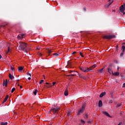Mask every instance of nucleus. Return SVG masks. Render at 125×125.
Instances as JSON below:
<instances>
[{
  "label": "nucleus",
  "instance_id": "18",
  "mask_svg": "<svg viewBox=\"0 0 125 125\" xmlns=\"http://www.w3.org/2000/svg\"><path fill=\"white\" fill-rule=\"evenodd\" d=\"M22 70H23V67L20 66V67H18L19 72H20L21 71H22Z\"/></svg>",
  "mask_w": 125,
  "mask_h": 125
},
{
  "label": "nucleus",
  "instance_id": "10",
  "mask_svg": "<svg viewBox=\"0 0 125 125\" xmlns=\"http://www.w3.org/2000/svg\"><path fill=\"white\" fill-rule=\"evenodd\" d=\"M107 71H108V73H109V74H113V70H112V69L111 68H108V69H107Z\"/></svg>",
  "mask_w": 125,
  "mask_h": 125
},
{
  "label": "nucleus",
  "instance_id": "34",
  "mask_svg": "<svg viewBox=\"0 0 125 125\" xmlns=\"http://www.w3.org/2000/svg\"><path fill=\"white\" fill-rule=\"evenodd\" d=\"M53 85H52V86H53L55 84H56V82H54L52 83Z\"/></svg>",
  "mask_w": 125,
  "mask_h": 125
},
{
  "label": "nucleus",
  "instance_id": "48",
  "mask_svg": "<svg viewBox=\"0 0 125 125\" xmlns=\"http://www.w3.org/2000/svg\"><path fill=\"white\" fill-rule=\"evenodd\" d=\"M1 59V55L0 54V59Z\"/></svg>",
  "mask_w": 125,
  "mask_h": 125
},
{
  "label": "nucleus",
  "instance_id": "33",
  "mask_svg": "<svg viewBox=\"0 0 125 125\" xmlns=\"http://www.w3.org/2000/svg\"><path fill=\"white\" fill-rule=\"evenodd\" d=\"M26 74L27 76H30V77H32V74H31L30 73H29L28 72H27Z\"/></svg>",
  "mask_w": 125,
  "mask_h": 125
},
{
  "label": "nucleus",
  "instance_id": "51",
  "mask_svg": "<svg viewBox=\"0 0 125 125\" xmlns=\"http://www.w3.org/2000/svg\"><path fill=\"white\" fill-rule=\"evenodd\" d=\"M121 55H123V53H121Z\"/></svg>",
  "mask_w": 125,
  "mask_h": 125
},
{
  "label": "nucleus",
  "instance_id": "50",
  "mask_svg": "<svg viewBox=\"0 0 125 125\" xmlns=\"http://www.w3.org/2000/svg\"><path fill=\"white\" fill-rule=\"evenodd\" d=\"M118 125H121V124H120V123H119Z\"/></svg>",
  "mask_w": 125,
  "mask_h": 125
},
{
  "label": "nucleus",
  "instance_id": "23",
  "mask_svg": "<svg viewBox=\"0 0 125 125\" xmlns=\"http://www.w3.org/2000/svg\"><path fill=\"white\" fill-rule=\"evenodd\" d=\"M53 51V50L52 49L49 50L48 51V54L50 55L51 53H52Z\"/></svg>",
  "mask_w": 125,
  "mask_h": 125
},
{
  "label": "nucleus",
  "instance_id": "44",
  "mask_svg": "<svg viewBox=\"0 0 125 125\" xmlns=\"http://www.w3.org/2000/svg\"><path fill=\"white\" fill-rule=\"evenodd\" d=\"M37 49H38V50H40V49H41V48L39 47L37 48Z\"/></svg>",
  "mask_w": 125,
  "mask_h": 125
},
{
  "label": "nucleus",
  "instance_id": "13",
  "mask_svg": "<svg viewBox=\"0 0 125 125\" xmlns=\"http://www.w3.org/2000/svg\"><path fill=\"white\" fill-rule=\"evenodd\" d=\"M68 94H69V93L68 92V90L66 88V90L64 92V95H65V96H68Z\"/></svg>",
  "mask_w": 125,
  "mask_h": 125
},
{
  "label": "nucleus",
  "instance_id": "52",
  "mask_svg": "<svg viewBox=\"0 0 125 125\" xmlns=\"http://www.w3.org/2000/svg\"><path fill=\"white\" fill-rule=\"evenodd\" d=\"M118 70H119V68H118Z\"/></svg>",
  "mask_w": 125,
  "mask_h": 125
},
{
  "label": "nucleus",
  "instance_id": "37",
  "mask_svg": "<svg viewBox=\"0 0 125 125\" xmlns=\"http://www.w3.org/2000/svg\"><path fill=\"white\" fill-rule=\"evenodd\" d=\"M119 107H121V104H118L117 105V108H119Z\"/></svg>",
  "mask_w": 125,
  "mask_h": 125
},
{
  "label": "nucleus",
  "instance_id": "32",
  "mask_svg": "<svg viewBox=\"0 0 125 125\" xmlns=\"http://www.w3.org/2000/svg\"><path fill=\"white\" fill-rule=\"evenodd\" d=\"M76 74H71L68 75L69 77H74V76H76Z\"/></svg>",
  "mask_w": 125,
  "mask_h": 125
},
{
  "label": "nucleus",
  "instance_id": "5",
  "mask_svg": "<svg viewBox=\"0 0 125 125\" xmlns=\"http://www.w3.org/2000/svg\"><path fill=\"white\" fill-rule=\"evenodd\" d=\"M120 10L121 12L124 13L125 10V3L123 5H121L120 7Z\"/></svg>",
  "mask_w": 125,
  "mask_h": 125
},
{
  "label": "nucleus",
  "instance_id": "29",
  "mask_svg": "<svg viewBox=\"0 0 125 125\" xmlns=\"http://www.w3.org/2000/svg\"><path fill=\"white\" fill-rule=\"evenodd\" d=\"M111 4H110L109 2L107 4H106V7H109V6H110V5H111Z\"/></svg>",
  "mask_w": 125,
  "mask_h": 125
},
{
  "label": "nucleus",
  "instance_id": "39",
  "mask_svg": "<svg viewBox=\"0 0 125 125\" xmlns=\"http://www.w3.org/2000/svg\"><path fill=\"white\" fill-rule=\"evenodd\" d=\"M76 53H77V52L74 51V52H73L72 53V55H74V54H76Z\"/></svg>",
  "mask_w": 125,
  "mask_h": 125
},
{
  "label": "nucleus",
  "instance_id": "35",
  "mask_svg": "<svg viewBox=\"0 0 125 125\" xmlns=\"http://www.w3.org/2000/svg\"><path fill=\"white\" fill-rule=\"evenodd\" d=\"M104 68H102L101 69H100V72H101V73H102V72H103V71H104Z\"/></svg>",
  "mask_w": 125,
  "mask_h": 125
},
{
  "label": "nucleus",
  "instance_id": "28",
  "mask_svg": "<svg viewBox=\"0 0 125 125\" xmlns=\"http://www.w3.org/2000/svg\"><path fill=\"white\" fill-rule=\"evenodd\" d=\"M37 92H38V90L37 89L33 92L34 95H37Z\"/></svg>",
  "mask_w": 125,
  "mask_h": 125
},
{
  "label": "nucleus",
  "instance_id": "36",
  "mask_svg": "<svg viewBox=\"0 0 125 125\" xmlns=\"http://www.w3.org/2000/svg\"><path fill=\"white\" fill-rule=\"evenodd\" d=\"M42 83H43V80H41V81L40 82V84Z\"/></svg>",
  "mask_w": 125,
  "mask_h": 125
},
{
  "label": "nucleus",
  "instance_id": "3",
  "mask_svg": "<svg viewBox=\"0 0 125 125\" xmlns=\"http://www.w3.org/2000/svg\"><path fill=\"white\" fill-rule=\"evenodd\" d=\"M59 110H60L59 107H57L56 108H53L50 110L51 114H52L53 115H54L55 113L58 114V111H59Z\"/></svg>",
  "mask_w": 125,
  "mask_h": 125
},
{
  "label": "nucleus",
  "instance_id": "9",
  "mask_svg": "<svg viewBox=\"0 0 125 125\" xmlns=\"http://www.w3.org/2000/svg\"><path fill=\"white\" fill-rule=\"evenodd\" d=\"M96 67V64H94L93 66L89 67L90 72L91 71V70H93L94 68Z\"/></svg>",
  "mask_w": 125,
  "mask_h": 125
},
{
  "label": "nucleus",
  "instance_id": "31",
  "mask_svg": "<svg viewBox=\"0 0 125 125\" xmlns=\"http://www.w3.org/2000/svg\"><path fill=\"white\" fill-rule=\"evenodd\" d=\"M109 104H112V103H113V100H110L109 101Z\"/></svg>",
  "mask_w": 125,
  "mask_h": 125
},
{
  "label": "nucleus",
  "instance_id": "47",
  "mask_svg": "<svg viewBox=\"0 0 125 125\" xmlns=\"http://www.w3.org/2000/svg\"><path fill=\"white\" fill-rule=\"evenodd\" d=\"M46 84H50V83L47 82L46 83Z\"/></svg>",
  "mask_w": 125,
  "mask_h": 125
},
{
  "label": "nucleus",
  "instance_id": "1",
  "mask_svg": "<svg viewBox=\"0 0 125 125\" xmlns=\"http://www.w3.org/2000/svg\"><path fill=\"white\" fill-rule=\"evenodd\" d=\"M19 47L24 52H27V43L23 42H20Z\"/></svg>",
  "mask_w": 125,
  "mask_h": 125
},
{
  "label": "nucleus",
  "instance_id": "26",
  "mask_svg": "<svg viewBox=\"0 0 125 125\" xmlns=\"http://www.w3.org/2000/svg\"><path fill=\"white\" fill-rule=\"evenodd\" d=\"M15 91V88H13L11 90V93H13Z\"/></svg>",
  "mask_w": 125,
  "mask_h": 125
},
{
  "label": "nucleus",
  "instance_id": "22",
  "mask_svg": "<svg viewBox=\"0 0 125 125\" xmlns=\"http://www.w3.org/2000/svg\"><path fill=\"white\" fill-rule=\"evenodd\" d=\"M1 125H7V122H1L0 123Z\"/></svg>",
  "mask_w": 125,
  "mask_h": 125
},
{
  "label": "nucleus",
  "instance_id": "17",
  "mask_svg": "<svg viewBox=\"0 0 125 125\" xmlns=\"http://www.w3.org/2000/svg\"><path fill=\"white\" fill-rule=\"evenodd\" d=\"M119 75H120V73L118 72H115V73H113L112 74V75L113 76H119Z\"/></svg>",
  "mask_w": 125,
  "mask_h": 125
},
{
  "label": "nucleus",
  "instance_id": "25",
  "mask_svg": "<svg viewBox=\"0 0 125 125\" xmlns=\"http://www.w3.org/2000/svg\"><path fill=\"white\" fill-rule=\"evenodd\" d=\"M108 1L110 4H112V2H114V0H109Z\"/></svg>",
  "mask_w": 125,
  "mask_h": 125
},
{
  "label": "nucleus",
  "instance_id": "12",
  "mask_svg": "<svg viewBox=\"0 0 125 125\" xmlns=\"http://www.w3.org/2000/svg\"><path fill=\"white\" fill-rule=\"evenodd\" d=\"M104 95H106V92H105L102 93L100 95V97L101 98H102V97H103V96H104Z\"/></svg>",
  "mask_w": 125,
  "mask_h": 125
},
{
  "label": "nucleus",
  "instance_id": "2",
  "mask_svg": "<svg viewBox=\"0 0 125 125\" xmlns=\"http://www.w3.org/2000/svg\"><path fill=\"white\" fill-rule=\"evenodd\" d=\"M85 109V105L83 104L82 106L78 110L77 112V115L80 116L81 114H83Z\"/></svg>",
  "mask_w": 125,
  "mask_h": 125
},
{
  "label": "nucleus",
  "instance_id": "53",
  "mask_svg": "<svg viewBox=\"0 0 125 125\" xmlns=\"http://www.w3.org/2000/svg\"><path fill=\"white\" fill-rule=\"evenodd\" d=\"M79 125H81V124H80Z\"/></svg>",
  "mask_w": 125,
  "mask_h": 125
},
{
  "label": "nucleus",
  "instance_id": "4",
  "mask_svg": "<svg viewBox=\"0 0 125 125\" xmlns=\"http://www.w3.org/2000/svg\"><path fill=\"white\" fill-rule=\"evenodd\" d=\"M80 69L81 71H83V72H90V69H89V68L84 67V66H80Z\"/></svg>",
  "mask_w": 125,
  "mask_h": 125
},
{
  "label": "nucleus",
  "instance_id": "16",
  "mask_svg": "<svg viewBox=\"0 0 125 125\" xmlns=\"http://www.w3.org/2000/svg\"><path fill=\"white\" fill-rule=\"evenodd\" d=\"M7 99H8V95H7L6 96V97L5 98V99H4L3 102V103H4L6 102V101H7Z\"/></svg>",
  "mask_w": 125,
  "mask_h": 125
},
{
  "label": "nucleus",
  "instance_id": "46",
  "mask_svg": "<svg viewBox=\"0 0 125 125\" xmlns=\"http://www.w3.org/2000/svg\"><path fill=\"white\" fill-rule=\"evenodd\" d=\"M28 80H29V81H30V80H31V77H29V78H28Z\"/></svg>",
  "mask_w": 125,
  "mask_h": 125
},
{
  "label": "nucleus",
  "instance_id": "7",
  "mask_svg": "<svg viewBox=\"0 0 125 125\" xmlns=\"http://www.w3.org/2000/svg\"><path fill=\"white\" fill-rule=\"evenodd\" d=\"M24 36H25L24 34H19L17 38L18 40H22V39H24Z\"/></svg>",
  "mask_w": 125,
  "mask_h": 125
},
{
  "label": "nucleus",
  "instance_id": "42",
  "mask_svg": "<svg viewBox=\"0 0 125 125\" xmlns=\"http://www.w3.org/2000/svg\"><path fill=\"white\" fill-rule=\"evenodd\" d=\"M123 87H125V83H124L123 85Z\"/></svg>",
  "mask_w": 125,
  "mask_h": 125
},
{
  "label": "nucleus",
  "instance_id": "45",
  "mask_svg": "<svg viewBox=\"0 0 125 125\" xmlns=\"http://www.w3.org/2000/svg\"><path fill=\"white\" fill-rule=\"evenodd\" d=\"M39 55H40V56H42V53H40V54H39Z\"/></svg>",
  "mask_w": 125,
  "mask_h": 125
},
{
  "label": "nucleus",
  "instance_id": "8",
  "mask_svg": "<svg viewBox=\"0 0 125 125\" xmlns=\"http://www.w3.org/2000/svg\"><path fill=\"white\" fill-rule=\"evenodd\" d=\"M103 113L104 114V115H105V116H106V117H108L109 118H112V117L110 116V114H109V113H108V112L106 111H103Z\"/></svg>",
  "mask_w": 125,
  "mask_h": 125
},
{
  "label": "nucleus",
  "instance_id": "38",
  "mask_svg": "<svg viewBox=\"0 0 125 125\" xmlns=\"http://www.w3.org/2000/svg\"><path fill=\"white\" fill-rule=\"evenodd\" d=\"M47 87L48 88H49V87H52V85H48V86H47Z\"/></svg>",
  "mask_w": 125,
  "mask_h": 125
},
{
  "label": "nucleus",
  "instance_id": "20",
  "mask_svg": "<svg viewBox=\"0 0 125 125\" xmlns=\"http://www.w3.org/2000/svg\"><path fill=\"white\" fill-rule=\"evenodd\" d=\"M53 55H54V56H55V57H57V56H58L59 55V54L58 53H55L53 54Z\"/></svg>",
  "mask_w": 125,
  "mask_h": 125
},
{
  "label": "nucleus",
  "instance_id": "49",
  "mask_svg": "<svg viewBox=\"0 0 125 125\" xmlns=\"http://www.w3.org/2000/svg\"><path fill=\"white\" fill-rule=\"evenodd\" d=\"M20 88H22V86H20Z\"/></svg>",
  "mask_w": 125,
  "mask_h": 125
},
{
  "label": "nucleus",
  "instance_id": "21",
  "mask_svg": "<svg viewBox=\"0 0 125 125\" xmlns=\"http://www.w3.org/2000/svg\"><path fill=\"white\" fill-rule=\"evenodd\" d=\"M80 121H81V123H82V125H84V124H85V121H84L83 120L81 119Z\"/></svg>",
  "mask_w": 125,
  "mask_h": 125
},
{
  "label": "nucleus",
  "instance_id": "15",
  "mask_svg": "<svg viewBox=\"0 0 125 125\" xmlns=\"http://www.w3.org/2000/svg\"><path fill=\"white\" fill-rule=\"evenodd\" d=\"M9 77L10 79V80H12L13 79H14V77L11 75V74H9Z\"/></svg>",
  "mask_w": 125,
  "mask_h": 125
},
{
  "label": "nucleus",
  "instance_id": "40",
  "mask_svg": "<svg viewBox=\"0 0 125 125\" xmlns=\"http://www.w3.org/2000/svg\"><path fill=\"white\" fill-rule=\"evenodd\" d=\"M11 70L12 71H14V67H11Z\"/></svg>",
  "mask_w": 125,
  "mask_h": 125
},
{
  "label": "nucleus",
  "instance_id": "6",
  "mask_svg": "<svg viewBox=\"0 0 125 125\" xmlns=\"http://www.w3.org/2000/svg\"><path fill=\"white\" fill-rule=\"evenodd\" d=\"M113 38H114V36L113 35H106L103 37L104 39H107V40H111Z\"/></svg>",
  "mask_w": 125,
  "mask_h": 125
},
{
  "label": "nucleus",
  "instance_id": "41",
  "mask_svg": "<svg viewBox=\"0 0 125 125\" xmlns=\"http://www.w3.org/2000/svg\"><path fill=\"white\" fill-rule=\"evenodd\" d=\"M80 78H82V79H83V78H84V77L83 76H80Z\"/></svg>",
  "mask_w": 125,
  "mask_h": 125
},
{
  "label": "nucleus",
  "instance_id": "19",
  "mask_svg": "<svg viewBox=\"0 0 125 125\" xmlns=\"http://www.w3.org/2000/svg\"><path fill=\"white\" fill-rule=\"evenodd\" d=\"M84 119H85L87 120V119H88V115L87 113L85 114V115L84 116Z\"/></svg>",
  "mask_w": 125,
  "mask_h": 125
},
{
  "label": "nucleus",
  "instance_id": "11",
  "mask_svg": "<svg viewBox=\"0 0 125 125\" xmlns=\"http://www.w3.org/2000/svg\"><path fill=\"white\" fill-rule=\"evenodd\" d=\"M103 105V103H102V101L100 100L99 102V107H101Z\"/></svg>",
  "mask_w": 125,
  "mask_h": 125
},
{
  "label": "nucleus",
  "instance_id": "30",
  "mask_svg": "<svg viewBox=\"0 0 125 125\" xmlns=\"http://www.w3.org/2000/svg\"><path fill=\"white\" fill-rule=\"evenodd\" d=\"M80 54L81 56H82V57H84V56H83V53L80 52Z\"/></svg>",
  "mask_w": 125,
  "mask_h": 125
},
{
  "label": "nucleus",
  "instance_id": "14",
  "mask_svg": "<svg viewBox=\"0 0 125 125\" xmlns=\"http://www.w3.org/2000/svg\"><path fill=\"white\" fill-rule=\"evenodd\" d=\"M3 85H5V86L6 87L7 86V80H6V81L4 80Z\"/></svg>",
  "mask_w": 125,
  "mask_h": 125
},
{
  "label": "nucleus",
  "instance_id": "43",
  "mask_svg": "<svg viewBox=\"0 0 125 125\" xmlns=\"http://www.w3.org/2000/svg\"><path fill=\"white\" fill-rule=\"evenodd\" d=\"M74 72V74H76V71H70V73H72V72Z\"/></svg>",
  "mask_w": 125,
  "mask_h": 125
},
{
  "label": "nucleus",
  "instance_id": "24",
  "mask_svg": "<svg viewBox=\"0 0 125 125\" xmlns=\"http://www.w3.org/2000/svg\"><path fill=\"white\" fill-rule=\"evenodd\" d=\"M125 45H123L122 47V50H123V52L125 51Z\"/></svg>",
  "mask_w": 125,
  "mask_h": 125
},
{
  "label": "nucleus",
  "instance_id": "27",
  "mask_svg": "<svg viewBox=\"0 0 125 125\" xmlns=\"http://www.w3.org/2000/svg\"><path fill=\"white\" fill-rule=\"evenodd\" d=\"M9 52H10V49L9 47H8V50L7 51L6 53H9Z\"/></svg>",
  "mask_w": 125,
  "mask_h": 125
}]
</instances>
